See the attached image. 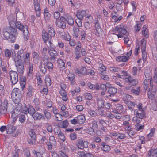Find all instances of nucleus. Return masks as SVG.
<instances>
[{
    "label": "nucleus",
    "instance_id": "20e7f679",
    "mask_svg": "<svg viewBox=\"0 0 157 157\" xmlns=\"http://www.w3.org/2000/svg\"><path fill=\"white\" fill-rule=\"evenodd\" d=\"M156 93V87L153 86L152 83V78H151L150 79V86L147 92L148 98L152 100H153L155 98V95Z\"/></svg>",
    "mask_w": 157,
    "mask_h": 157
},
{
    "label": "nucleus",
    "instance_id": "338daca9",
    "mask_svg": "<svg viewBox=\"0 0 157 157\" xmlns=\"http://www.w3.org/2000/svg\"><path fill=\"white\" fill-rule=\"evenodd\" d=\"M62 38L66 41H69L71 39V37L68 33L62 35Z\"/></svg>",
    "mask_w": 157,
    "mask_h": 157
},
{
    "label": "nucleus",
    "instance_id": "f704fd0d",
    "mask_svg": "<svg viewBox=\"0 0 157 157\" xmlns=\"http://www.w3.org/2000/svg\"><path fill=\"white\" fill-rule=\"evenodd\" d=\"M79 36H81V39L82 42H84L86 36V31L83 29L80 30Z\"/></svg>",
    "mask_w": 157,
    "mask_h": 157
},
{
    "label": "nucleus",
    "instance_id": "e2e57ef3",
    "mask_svg": "<svg viewBox=\"0 0 157 157\" xmlns=\"http://www.w3.org/2000/svg\"><path fill=\"white\" fill-rule=\"evenodd\" d=\"M33 60L37 61L40 59L39 55L35 51L33 52Z\"/></svg>",
    "mask_w": 157,
    "mask_h": 157
},
{
    "label": "nucleus",
    "instance_id": "f8f14e48",
    "mask_svg": "<svg viewBox=\"0 0 157 157\" xmlns=\"http://www.w3.org/2000/svg\"><path fill=\"white\" fill-rule=\"evenodd\" d=\"M49 141H48L46 145L48 150H51L53 147H56V142L55 137L53 136H51L49 137Z\"/></svg>",
    "mask_w": 157,
    "mask_h": 157
},
{
    "label": "nucleus",
    "instance_id": "2f4dec72",
    "mask_svg": "<svg viewBox=\"0 0 157 157\" xmlns=\"http://www.w3.org/2000/svg\"><path fill=\"white\" fill-rule=\"evenodd\" d=\"M8 128L7 132L8 134H11L14 132L16 129V127L12 125H9L7 126Z\"/></svg>",
    "mask_w": 157,
    "mask_h": 157
},
{
    "label": "nucleus",
    "instance_id": "3c124183",
    "mask_svg": "<svg viewBox=\"0 0 157 157\" xmlns=\"http://www.w3.org/2000/svg\"><path fill=\"white\" fill-rule=\"evenodd\" d=\"M24 55V50L23 49H21L18 52L17 57L18 59L22 60V59L23 58Z\"/></svg>",
    "mask_w": 157,
    "mask_h": 157
},
{
    "label": "nucleus",
    "instance_id": "58836bf2",
    "mask_svg": "<svg viewBox=\"0 0 157 157\" xmlns=\"http://www.w3.org/2000/svg\"><path fill=\"white\" fill-rule=\"evenodd\" d=\"M49 34L46 32H43L42 35V38L44 43H46L49 39Z\"/></svg>",
    "mask_w": 157,
    "mask_h": 157
},
{
    "label": "nucleus",
    "instance_id": "9b49d317",
    "mask_svg": "<svg viewBox=\"0 0 157 157\" xmlns=\"http://www.w3.org/2000/svg\"><path fill=\"white\" fill-rule=\"evenodd\" d=\"M20 108L21 105L17 106L11 112V118L14 122L17 120L18 116L21 113Z\"/></svg>",
    "mask_w": 157,
    "mask_h": 157
},
{
    "label": "nucleus",
    "instance_id": "6e6d98bb",
    "mask_svg": "<svg viewBox=\"0 0 157 157\" xmlns=\"http://www.w3.org/2000/svg\"><path fill=\"white\" fill-rule=\"evenodd\" d=\"M110 71L113 72H117L120 71V68L117 67H110L109 68Z\"/></svg>",
    "mask_w": 157,
    "mask_h": 157
},
{
    "label": "nucleus",
    "instance_id": "5fc2aeb1",
    "mask_svg": "<svg viewBox=\"0 0 157 157\" xmlns=\"http://www.w3.org/2000/svg\"><path fill=\"white\" fill-rule=\"evenodd\" d=\"M98 124L100 127L103 126H106L107 125L106 122L102 119H100L98 120Z\"/></svg>",
    "mask_w": 157,
    "mask_h": 157
},
{
    "label": "nucleus",
    "instance_id": "39448f33",
    "mask_svg": "<svg viewBox=\"0 0 157 157\" xmlns=\"http://www.w3.org/2000/svg\"><path fill=\"white\" fill-rule=\"evenodd\" d=\"M14 61L17 72L20 74H23L24 71V68L22 60L15 58Z\"/></svg>",
    "mask_w": 157,
    "mask_h": 157
},
{
    "label": "nucleus",
    "instance_id": "dca6fc26",
    "mask_svg": "<svg viewBox=\"0 0 157 157\" xmlns=\"http://www.w3.org/2000/svg\"><path fill=\"white\" fill-rule=\"evenodd\" d=\"M23 33V37L25 41H27L29 38V34L28 30V27L26 25H24L23 27L20 29Z\"/></svg>",
    "mask_w": 157,
    "mask_h": 157
},
{
    "label": "nucleus",
    "instance_id": "5701e85b",
    "mask_svg": "<svg viewBox=\"0 0 157 157\" xmlns=\"http://www.w3.org/2000/svg\"><path fill=\"white\" fill-rule=\"evenodd\" d=\"M32 116L34 120H40L42 118H44V116L42 113L36 111Z\"/></svg>",
    "mask_w": 157,
    "mask_h": 157
},
{
    "label": "nucleus",
    "instance_id": "ddd939ff",
    "mask_svg": "<svg viewBox=\"0 0 157 157\" xmlns=\"http://www.w3.org/2000/svg\"><path fill=\"white\" fill-rule=\"evenodd\" d=\"M65 18L63 16H61L60 19L58 20H56L55 24L56 25L62 29H64L66 27V23L65 22Z\"/></svg>",
    "mask_w": 157,
    "mask_h": 157
},
{
    "label": "nucleus",
    "instance_id": "4be33fe9",
    "mask_svg": "<svg viewBox=\"0 0 157 157\" xmlns=\"http://www.w3.org/2000/svg\"><path fill=\"white\" fill-rule=\"evenodd\" d=\"M48 52L49 54L51 56L50 59L51 60H54L58 56L57 52L55 49L48 50Z\"/></svg>",
    "mask_w": 157,
    "mask_h": 157
},
{
    "label": "nucleus",
    "instance_id": "8fccbe9b",
    "mask_svg": "<svg viewBox=\"0 0 157 157\" xmlns=\"http://www.w3.org/2000/svg\"><path fill=\"white\" fill-rule=\"evenodd\" d=\"M141 67H139L138 69L136 67H134L132 70V73L133 75L136 76L137 75L138 72L141 70Z\"/></svg>",
    "mask_w": 157,
    "mask_h": 157
},
{
    "label": "nucleus",
    "instance_id": "cd10ccee",
    "mask_svg": "<svg viewBox=\"0 0 157 157\" xmlns=\"http://www.w3.org/2000/svg\"><path fill=\"white\" fill-rule=\"evenodd\" d=\"M155 131V128H151L150 129V133L147 136V141H149L151 140L152 137L154 135Z\"/></svg>",
    "mask_w": 157,
    "mask_h": 157
},
{
    "label": "nucleus",
    "instance_id": "f03ea898",
    "mask_svg": "<svg viewBox=\"0 0 157 157\" xmlns=\"http://www.w3.org/2000/svg\"><path fill=\"white\" fill-rule=\"evenodd\" d=\"M47 68L49 71H52L53 68V65L49 59V57L47 55H44L42 58V62H41L39 65V68L41 72L45 74L47 71Z\"/></svg>",
    "mask_w": 157,
    "mask_h": 157
},
{
    "label": "nucleus",
    "instance_id": "37998d69",
    "mask_svg": "<svg viewBox=\"0 0 157 157\" xmlns=\"http://www.w3.org/2000/svg\"><path fill=\"white\" fill-rule=\"evenodd\" d=\"M33 1L35 10H40V5L38 0H33Z\"/></svg>",
    "mask_w": 157,
    "mask_h": 157
},
{
    "label": "nucleus",
    "instance_id": "a211bd4d",
    "mask_svg": "<svg viewBox=\"0 0 157 157\" xmlns=\"http://www.w3.org/2000/svg\"><path fill=\"white\" fill-rule=\"evenodd\" d=\"M131 119V117L129 115L123 116L121 118V121H123L122 126H126L129 124V121Z\"/></svg>",
    "mask_w": 157,
    "mask_h": 157
},
{
    "label": "nucleus",
    "instance_id": "4468645a",
    "mask_svg": "<svg viewBox=\"0 0 157 157\" xmlns=\"http://www.w3.org/2000/svg\"><path fill=\"white\" fill-rule=\"evenodd\" d=\"M11 96L12 98H15L16 99L17 98H20L21 96V93L20 90L17 88H14L12 90Z\"/></svg>",
    "mask_w": 157,
    "mask_h": 157
},
{
    "label": "nucleus",
    "instance_id": "e433bc0d",
    "mask_svg": "<svg viewBox=\"0 0 157 157\" xmlns=\"http://www.w3.org/2000/svg\"><path fill=\"white\" fill-rule=\"evenodd\" d=\"M66 21L68 24L72 26L74 25V20L72 17L70 15L67 16L65 18Z\"/></svg>",
    "mask_w": 157,
    "mask_h": 157
},
{
    "label": "nucleus",
    "instance_id": "412c9836",
    "mask_svg": "<svg viewBox=\"0 0 157 157\" xmlns=\"http://www.w3.org/2000/svg\"><path fill=\"white\" fill-rule=\"evenodd\" d=\"M95 29V31L94 34L97 37H99L100 35L102 32L103 30L101 27L100 25H98L97 24L94 25Z\"/></svg>",
    "mask_w": 157,
    "mask_h": 157
},
{
    "label": "nucleus",
    "instance_id": "2eb2a0df",
    "mask_svg": "<svg viewBox=\"0 0 157 157\" xmlns=\"http://www.w3.org/2000/svg\"><path fill=\"white\" fill-rule=\"evenodd\" d=\"M123 72L124 75H125V81L126 82L128 83H132L133 85H135L136 84V80L133 79V78L130 76L128 74V73L126 71H123Z\"/></svg>",
    "mask_w": 157,
    "mask_h": 157
},
{
    "label": "nucleus",
    "instance_id": "a878e982",
    "mask_svg": "<svg viewBox=\"0 0 157 157\" xmlns=\"http://www.w3.org/2000/svg\"><path fill=\"white\" fill-rule=\"evenodd\" d=\"M130 4L132 5V7L133 12H129L127 16V18H128L131 15H134V12L136 11V4L135 2L133 1L130 2Z\"/></svg>",
    "mask_w": 157,
    "mask_h": 157
},
{
    "label": "nucleus",
    "instance_id": "ea45409f",
    "mask_svg": "<svg viewBox=\"0 0 157 157\" xmlns=\"http://www.w3.org/2000/svg\"><path fill=\"white\" fill-rule=\"evenodd\" d=\"M153 72V78H152V81H153L154 82L157 83V67L154 69Z\"/></svg>",
    "mask_w": 157,
    "mask_h": 157
},
{
    "label": "nucleus",
    "instance_id": "774afa93",
    "mask_svg": "<svg viewBox=\"0 0 157 157\" xmlns=\"http://www.w3.org/2000/svg\"><path fill=\"white\" fill-rule=\"evenodd\" d=\"M153 36L156 49H157V30L154 31Z\"/></svg>",
    "mask_w": 157,
    "mask_h": 157
},
{
    "label": "nucleus",
    "instance_id": "393cba45",
    "mask_svg": "<svg viewBox=\"0 0 157 157\" xmlns=\"http://www.w3.org/2000/svg\"><path fill=\"white\" fill-rule=\"evenodd\" d=\"M147 25H144L143 28V30L142 31V34L144 36V38L146 39L149 37V31L147 29Z\"/></svg>",
    "mask_w": 157,
    "mask_h": 157
},
{
    "label": "nucleus",
    "instance_id": "0eeeda50",
    "mask_svg": "<svg viewBox=\"0 0 157 157\" xmlns=\"http://www.w3.org/2000/svg\"><path fill=\"white\" fill-rule=\"evenodd\" d=\"M140 43L142 59L143 62H144L146 61L147 56V52L146 51V40L143 38L141 40Z\"/></svg>",
    "mask_w": 157,
    "mask_h": 157
},
{
    "label": "nucleus",
    "instance_id": "bb28decb",
    "mask_svg": "<svg viewBox=\"0 0 157 157\" xmlns=\"http://www.w3.org/2000/svg\"><path fill=\"white\" fill-rule=\"evenodd\" d=\"M148 157H157V149H152L149 150L147 154Z\"/></svg>",
    "mask_w": 157,
    "mask_h": 157
},
{
    "label": "nucleus",
    "instance_id": "4d7b16f0",
    "mask_svg": "<svg viewBox=\"0 0 157 157\" xmlns=\"http://www.w3.org/2000/svg\"><path fill=\"white\" fill-rule=\"evenodd\" d=\"M45 82L46 86H50L51 84V81L50 78L46 76L45 78Z\"/></svg>",
    "mask_w": 157,
    "mask_h": 157
},
{
    "label": "nucleus",
    "instance_id": "a18cd8bd",
    "mask_svg": "<svg viewBox=\"0 0 157 157\" xmlns=\"http://www.w3.org/2000/svg\"><path fill=\"white\" fill-rule=\"evenodd\" d=\"M136 117L142 120L145 117V112H141V113H140L137 111L136 112Z\"/></svg>",
    "mask_w": 157,
    "mask_h": 157
},
{
    "label": "nucleus",
    "instance_id": "a19ab883",
    "mask_svg": "<svg viewBox=\"0 0 157 157\" xmlns=\"http://www.w3.org/2000/svg\"><path fill=\"white\" fill-rule=\"evenodd\" d=\"M21 105L20 110L21 113H24L27 114L28 113V108L26 106L23 107L22 106L21 104H18L17 106Z\"/></svg>",
    "mask_w": 157,
    "mask_h": 157
},
{
    "label": "nucleus",
    "instance_id": "1a4fd4ad",
    "mask_svg": "<svg viewBox=\"0 0 157 157\" xmlns=\"http://www.w3.org/2000/svg\"><path fill=\"white\" fill-rule=\"evenodd\" d=\"M8 104L7 99H5L2 102L1 99L0 98V113L1 114H4L6 112Z\"/></svg>",
    "mask_w": 157,
    "mask_h": 157
},
{
    "label": "nucleus",
    "instance_id": "0e129e2a",
    "mask_svg": "<svg viewBox=\"0 0 157 157\" xmlns=\"http://www.w3.org/2000/svg\"><path fill=\"white\" fill-rule=\"evenodd\" d=\"M43 113L45 117L48 119H49L51 118V114L50 113L45 109L43 110Z\"/></svg>",
    "mask_w": 157,
    "mask_h": 157
},
{
    "label": "nucleus",
    "instance_id": "6e6552de",
    "mask_svg": "<svg viewBox=\"0 0 157 157\" xmlns=\"http://www.w3.org/2000/svg\"><path fill=\"white\" fill-rule=\"evenodd\" d=\"M29 135L30 137L28 139V143L32 145L35 144L36 140V137L34 130L31 129L29 130Z\"/></svg>",
    "mask_w": 157,
    "mask_h": 157
},
{
    "label": "nucleus",
    "instance_id": "69168bd1",
    "mask_svg": "<svg viewBox=\"0 0 157 157\" xmlns=\"http://www.w3.org/2000/svg\"><path fill=\"white\" fill-rule=\"evenodd\" d=\"M144 127V125H142L140 124H136L135 125V128L137 131H139L143 129Z\"/></svg>",
    "mask_w": 157,
    "mask_h": 157
},
{
    "label": "nucleus",
    "instance_id": "4c0bfd02",
    "mask_svg": "<svg viewBox=\"0 0 157 157\" xmlns=\"http://www.w3.org/2000/svg\"><path fill=\"white\" fill-rule=\"evenodd\" d=\"M101 145L102 146V149L105 152H109L111 149L110 147L104 142H103Z\"/></svg>",
    "mask_w": 157,
    "mask_h": 157
},
{
    "label": "nucleus",
    "instance_id": "423d86ee",
    "mask_svg": "<svg viewBox=\"0 0 157 157\" xmlns=\"http://www.w3.org/2000/svg\"><path fill=\"white\" fill-rule=\"evenodd\" d=\"M10 80L12 85L16 84L18 80V74L16 71L11 70L9 72Z\"/></svg>",
    "mask_w": 157,
    "mask_h": 157
},
{
    "label": "nucleus",
    "instance_id": "9d476101",
    "mask_svg": "<svg viewBox=\"0 0 157 157\" xmlns=\"http://www.w3.org/2000/svg\"><path fill=\"white\" fill-rule=\"evenodd\" d=\"M89 143L87 141H83L82 139H78L76 142V146L80 149L87 148L88 146Z\"/></svg>",
    "mask_w": 157,
    "mask_h": 157
},
{
    "label": "nucleus",
    "instance_id": "f3484780",
    "mask_svg": "<svg viewBox=\"0 0 157 157\" xmlns=\"http://www.w3.org/2000/svg\"><path fill=\"white\" fill-rule=\"evenodd\" d=\"M89 13V11L87 10H78L77 12L76 17L80 19H83Z\"/></svg>",
    "mask_w": 157,
    "mask_h": 157
},
{
    "label": "nucleus",
    "instance_id": "7ed1b4c3",
    "mask_svg": "<svg viewBox=\"0 0 157 157\" xmlns=\"http://www.w3.org/2000/svg\"><path fill=\"white\" fill-rule=\"evenodd\" d=\"M113 34L116 35L118 38H121L124 36L128 35V33L124 28V25L121 24L117 26L114 29Z\"/></svg>",
    "mask_w": 157,
    "mask_h": 157
},
{
    "label": "nucleus",
    "instance_id": "bf43d9fd",
    "mask_svg": "<svg viewBox=\"0 0 157 157\" xmlns=\"http://www.w3.org/2000/svg\"><path fill=\"white\" fill-rule=\"evenodd\" d=\"M84 96L85 98L87 100H90L93 98L92 94L91 93L88 92L85 93Z\"/></svg>",
    "mask_w": 157,
    "mask_h": 157
},
{
    "label": "nucleus",
    "instance_id": "864d4df0",
    "mask_svg": "<svg viewBox=\"0 0 157 157\" xmlns=\"http://www.w3.org/2000/svg\"><path fill=\"white\" fill-rule=\"evenodd\" d=\"M33 88L31 86H29L28 88V91L27 93V95L29 97L32 96L33 91Z\"/></svg>",
    "mask_w": 157,
    "mask_h": 157
},
{
    "label": "nucleus",
    "instance_id": "c85d7f7f",
    "mask_svg": "<svg viewBox=\"0 0 157 157\" xmlns=\"http://www.w3.org/2000/svg\"><path fill=\"white\" fill-rule=\"evenodd\" d=\"M129 58L125 56H119L116 58V60L118 62H125L129 59Z\"/></svg>",
    "mask_w": 157,
    "mask_h": 157
},
{
    "label": "nucleus",
    "instance_id": "680f3d73",
    "mask_svg": "<svg viewBox=\"0 0 157 157\" xmlns=\"http://www.w3.org/2000/svg\"><path fill=\"white\" fill-rule=\"evenodd\" d=\"M58 107L59 109L62 111H64L66 109V106L60 102L58 103Z\"/></svg>",
    "mask_w": 157,
    "mask_h": 157
},
{
    "label": "nucleus",
    "instance_id": "473e14b6",
    "mask_svg": "<svg viewBox=\"0 0 157 157\" xmlns=\"http://www.w3.org/2000/svg\"><path fill=\"white\" fill-rule=\"evenodd\" d=\"M48 34L51 37H53L55 34V30L52 26L49 25L48 27Z\"/></svg>",
    "mask_w": 157,
    "mask_h": 157
},
{
    "label": "nucleus",
    "instance_id": "79ce46f5",
    "mask_svg": "<svg viewBox=\"0 0 157 157\" xmlns=\"http://www.w3.org/2000/svg\"><path fill=\"white\" fill-rule=\"evenodd\" d=\"M30 53L27 52L26 53L24 59V62L27 64L30 63Z\"/></svg>",
    "mask_w": 157,
    "mask_h": 157
},
{
    "label": "nucleus",
    "instance_id": "7c9ffc66",
    "mask_svg": "<svg viewBox=\"0 0 157 157\" xmlns=\"http://www.w3.org/2000/svg\"><path fill=\"white\" fill-rule=\"evenodd\" d=\"M68 80L71 82V84L74 85L75 83L74 79L75 78V75L73 73H70L67 76Z\"/></svg>",
    "mask_w": 157,
    "mask_h": 157
},
{
    "label": "nucleus",
    "instance_id": "6ab92c4d",
    "mask_svg": "<svg viewBox=\"0 0 157 157\" xmlns=\"http://www.w3.org/2000/svg\"><path fill=\"white\" fill-rule=\"evenodd\" d=\"M92 125L90 130L89 131V133L91 135H93L95 134V131L98 128V125L97 121L95 120L92 121Z\"/></svg>",
    "mask_w": 157,
    "mask_h": 157
},
{
    "label": "nucleus",
    "instance_id": "de8ad7c7",
    "mask_svg": "<svg viewBox=\"0 0 157 157\" xmlns=\"http://www.w3.org/2000/svg\"><path fill=\"white\" fill-rule=\"evenodd\" d=\"M117 92V90L115 88L112 87L109 88L108 92L110 94V96H113L114 95L113 94H116Z\"/></svg>",
    "mask_w": 157,
    "mask_h": 157
},
{
    "label": "nucleus",
    "instance_id": "603ef678",
    "mask_svg": "<svg viewBox=\"0 0 157 157\" xmlns=\"http://www.w3.org/2000/svg\"><path fill=\"white\" fill-rule=\"evenodd\" d=\"M141 27V23L140 22L137 21L134 26L135 31L136 32H139L140 30Z\"/></svg>",
    "mask_w": 157,
    "mask_h": 157
},
{
    "label": "nucleus",
    "instance_id": "b1692460",
    "mask_svg": "<svg viewBox=\"0 0 157 157\" xmlns=\"http://www.w3.org/2000/svg\"><path fill=\"white\" fill-rule=\"evenodd\" d=\"M59 93L63 101H66L68 100L67 94L65 90H60Z\"/></svg>",
    "mask_w": 157,
    "mask_h": 157
},
{
    "label": "nucleus",
    "instance_id": "aec40b11",
    "mask_svg": "<svg viewBox=\"0 0 157 157\" xmlns=\"http://www.w3.org/2000/svg\"><path fill=\"white\" fill-rule=\"evenodd\" d=\"M26 78L25 76H21L20 77L19 83L22 91H23L25 87Z\"/></svg>",
    "mask_w": 157,
    "mask_h": 157
},
{
    "label": "nucleus",
    "instance_id": "72a5a7b5",
    "mask_svg": "<svg viewBox=\"0 0 157 157\" xmlns=\"http://www.w3.org/2000/svg\"><path fill=\"white\" fill-rule=\"evenodd\" d=\"M68 125V122L67 120H64L63 121L58 123V126L60 128H67Z\"/></svg>",
    "mask_w": 157,
    "mask_h": 157
},
{
    "label": "nucleus",
    "instance_id": "13d9d810",
    "mask_svg": "<svg viewBox=\"0 0 157 157\" xmlns=\"http://www.w3.org/2000/svg\"><path fill=\"white\" fill-rule=\"evenodd\" d=\"M55 119L57 121H60L63 119V116L59 113L55 115Z\"/></svg>",
    "mask_w": 157,
    "mask_h": 157
},
{
    "label": "nucleus",
    "instance_id": "052dcab7",
    "mask_svg": "<svg viewBox=\"0 0 157 157\" xmlns=\"http://www.w3.org/2000/svg\"><path fill=\"white\" fill-rule=\"evenodd\" d=\"M58 66L59 68H61L65 66L64 62L61 59H59L57 60Z\"/></svg>",
    "mask_w": 157,
    "mask_h": 157
},
{
    "label": "nucleus",
    "instance_id": "c756f323",
    "mask_svg": "<svg viewBox=\"0 0 157 157\" xmlns=\"http://www.w3.org/2000/svg\"><path fill=\"white\" fill-rule=\"evenodd\" d=\"M78 123L80 124H82L84 123L86 120L85 116L82 115H78L77 116Z\"/></svg>",
    "mask_w": 157,
    "mask_h": 157
},
{
    "label": "nucleus",
    "instance_id": "f257e3e1",
    "mask_svg": "<svg viewBox=\"0 0 157 157\" xmlns=\"http://www.w3.org/2000/svg\"><path fill=\"white\" fill-rule=\"evenodd\" d=\"M12 17V15H10L8 17L10 26L4 28L2 30V33L6 39L10 40L11 42L13 43L18 34L17 30L15 28L16 27L20 30L23 27L24 25H22L19 22H16L15 20H12L11 19Z\"/></svg>",
    "mask_w": 157,
    "mask_h": 157
},
{
    "label": "nucleus",
    "instance_id": "09e8293b",
    "mask_svg": "<svg viewBox=\"0 0 157 157\" xmlns=\"http://www.w3.org/2000/svg\"><path fill=\"white\" fill-rule=\"evenodd\" d=\"M104 101L101 99H98L97 101V105L99 109L104 108L105 106Z\"/></svg>",
    "mask_w": 157,
    "mask_h": 157
},
{
    "label": "nucleus",
    "instance_id": "c9c22d12",
    "mask_svg": "<svg viewBox=\"0 0 157 157\" xmlns=\"http://www.w3.org/2000/svg\"><path fill=\"white\" fill-rule=\"evenodd\" d=\"M73 36L75 38H78L79 36L80 30V29L76 27L73 28Z\"/></svg>",
    "mask_w": 157,
    "mask_h": 157
},
{
    "label": "nucleus",
    "instance_id": "c03bdc74",
    "mask_svg": "<svg viewBox=\"0 0 157 157\" xmlns=\"http://www.w3.org/2000/svg\"><path fill=\"white\" fill-rule=\"evenodd\" d=\"M137 107L138 110L141 112H145L147 108L146 106H144L141 103H139L137 105Z\"/></svg>",
    "mask_w": 157,
    "mask_h": 157
},
{
    "label": "nucleus",
    "instance_id": "49530a36",
    "mask_svg": "<svg viewBox=\"0 0 157 157\" xmlns=\"http://www.w3.org/2000/svg\"><path fill=\"white\" fill-rule=\"evenodd\" d=\"M85 19L87 21L86 22H89L90 23H92L94 21L93 17L91 15L88 14V13L87 14V15L85 17Z\"/></svg>",
    "mask_w": 157,
    "mask_h": 157
}]
</instances>
